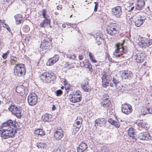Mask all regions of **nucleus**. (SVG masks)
<instances>
[{
  "instance_id": "nucleus-44",
  "label": "nucleus",
  "mask_w": 152,
  "mask_h": 152,
  "mask_svg": "<svg viewBox=\"0 0 152 152\" xmlns=\"http://www.w3.org/2000/svg\"><path fill=\"white\" fill-rule=\"evenodd\" d=\"M102 99V101H110L109 100V96L107 94H104L103 95Z\"/></svg>"
},
{
  "instance_id": "nucleus-52",
  "label": "nucleus",
  "mask_w": 152,
  "mask_h": 152,
  "mask_svg": "<svg viewBox=\"0 0 152 152\" xmlns=\"http://www.w3.org/2000/svg\"><path fill=\"white\" fill-rule=\"evenodd\" d=\"M94 3L95 4V7H94V11L95 12H96L97 11V8H98V3L97 2H94Z\"/></svg>"
},
{
  "instance_id": "nucleus-31",
  "label": "nucleus",
  "mask_w": 152,
  "mask_h": 152,
  "mask_svg": "<svg viewBox=\"0 0 152 152\" xmlns=\"http://www.w3.org/2000/svg\"><path fill=\"white\" fill-rule=\"evenodd\" d=\"M102 80L109 81L110 80V76L107 73H105L102 77Z\"/></svg>"
},
{
  "instance_id": "nucleus-13",
  "label": "nucleus",
  "mask_w": 152,
  "mask_h": 152,
  "mask_svg": "<svg viewBox=\"0 0 152 152\" xmlns=\"http://www.w3.org/2000/svg\"><path fill=\"white\" fill-rule=\"evenodd\" d=\"M138 137L140 140H148L152 139V137L147 132H142L138 134Z\"/></svg>"
},
{
  "instance_id": "nucleus-9",
  "label": "nucleus",
  "mask_w": 152,
  "mask_h": 152,
  "mask_svg": "<svg viewBox=\"0 0 152 152\" xmlns=\"http://www.w3.org/2000/svg\"><path fill=\"white\" fill-rule=\"evenodd\" d=\"M135 124L138 126V129L139 130H142L143 129L147 130L149 128L147 123L143 120H137Z\"/></svg>"
},
{
  "instance_id": "nucleus-60",
  "label": "nucleus",
  "mask_w": 152,
  "mask_h": 152,
  "mask_svg": "<svg viewBox=\"0 0 152 152\" xmlns=\"http://www.w3.org/2000/svg\"><path fill=\"white\" fill-rule=\"evenodd\" d=\"M52 110H55L56 109V107L55 106V105H53V107L52 108Z\"/></svg>"
},
{
  "instance_id": "nucleus-25",
  "label": "nucleus",
  "mask_w": 152,
  "mask_h": 152,
  "mask_svg": "<svg viewBox=\"0 0 152 152\" xmlns=\"http://www.w3.org/2000/svg\"><path fill=\"white\" fill-rule=\"evenodd\" d=\"M52 116L50 114L46 113L44 114L42 117V119L44 121L49 122L51 120Z\"/></svg>"
},
{
  "instance_id": "nucleus-42",
  "label": "nucleus",
  "mask_w": 152,
  "mask_h": 152,
  "mask_svg": "<svg viewBox=\"0 0 152 152\" xmlns=\"http://www.w3.org/2000/svg\"><path fill=\"white\" fill-rule=\"evenodd\" d=\"M80 128V127L77 126L76 127L75 126H73V131L72 132V134H75L79 131Z\"/></svg>"
},
{
  "instance_id": "nucleus-1",
  "label": "nucleus",
  "mask_w": 152,
  "mask_h": 152,
  "mask_svg": "<svg viewBox=\"0 0 152 152\" xmlns=\"http://www.w3.org/2000/svg\"><path fill=\"white\" fill-rule=\"evenodd\" d=\"M15 126L16 125L11 120H8L2 123L0 130L1 137L6 139L14 137L17 132L15 128Z\"/></svg>"
},
{
  "instance_id": "nucleus-19",
  "label": "nucleus",
  "mask_w": 152,
  "mask_h": 152,
  "mask_svg": "<svg viewBox=\"0 0 152 152\" xmlns=\"http://www.w3.org/2000/svg\"><path fill=\"white\" fill-rule=\"evenodd\" d=\"M40 47L43 49L45 50L48 49L50 47V43L47 40L45 39L42 42Z\"/></svg>"
},
{
  "instance_id": "nucleus-8",
  "label": "nucleus",
  "mask_w": 152,
  "mask_h": 152,
  "mask_svg": "<svg viewBox=\"0 0 152 152\" xmlns=\"http://www.w3.org/2000/svg\"><path fill=\"white\" fill-rule=\"evenodd\" d=\"M127 51L126 47H122L121 48L117 47L113 53V55L116 57H119L123 54L126 53Z\"/></svg>"
},
{
  "instance_id": "nucleus-4",
  "label": "nucleus",
  "mask_w": 152,
  "mask_h": 152,
  "mask_svg": "<svg viewBox=\"0 0 152 152\" xmlns=\"http://www.w3.org/2000/svg\"><path fill=\"white\" fill-rule=\"evenodd\" d=\"M80 92L79 91H75L73 92L69 96V99L71 102L76 103L80 102L82 98Z\"/></svg>"
},
{
  "instance_id": "nucleus-58",
  "label": "nucleus",
  "mask_w": 152,
  "mask_h": 152,
  "mask_svg": "<svg viewBox=\"0 0 152 152\" xmlns=\"http://www.w3.org/2000/svg\"><path fill=\"white\" fill-rule=\"evenodd\" d=\"M5 22V20H0V24H1V23H2V24L3 25H4V24Z\"/></svg>"
},
{
  "instance_id": "nucleus-3",
  "label": "nucleus",
  "mask_w": 152,
  "mask_h": 152,
  "mask_svg": "<svg viewBox=\"0 0 152 152\" xmlns=\"http://www.w3.org/2000/svg\"><path fill=\"white\" fill-rule=\"evenodd\" d=\"M41 81L44 83H49L51 80L56 79V76L53 74H50L48 72H44L40 75Z\"/></svg>"
},
{
  "instance_id": "nucleus-11",
  "label": "nucleus",
  "mask_w": 152,
  "mask_h": 152,
  "mask_svg": "<svg viewBox=\"0 0 152 152\" xmlns=\"http://www.w3.org/2000/svg\"><path fill=\"white\" fill-rule=\"evenodd\" d=\"M120 74L122 78L131 79H132L133 74L132 72L128 70H123L120 72Z\"/></svg>"
},
{
  "instance_id": "nucleus-36",
  "label": "nucleus",
  "mask_w": 152,
  "mask_h": 152,
  "mask_svg": "<svg viewBox=\"0 0 152 152\" xmlns=\"http://www.w3.org/2000/svg\"><path fill=\"white\" fill-rule=\"evenodd\" d=\"M88 55L90 60L92 62L95 63L97 62V61L95 59V57L92 55L91 52H88Z\"/></svg>"
},
{
  "instance_id": "nucleus-45",
  "label": "nucleus",
  "mask_w": 152,
  "mask_h": 152,
  "mask_svg": "<svg viewBox=\"0 0 152 152\" xmlns=\"http://www.w3.org/2000/svg\"><path fill=\"white\" fill-rule=\"evenodd\" d=\"M102 84L103 86L106 88L108 85L109 82L108 80H102Z\"/></svg>"
},
{
  "instance_id": "nucleus-49",
  "label": "nucleus",
  "mask_w": 152,
  "mask_h": 152,
  "mask_svg": "<svg viewBox=\"0 0 152 152\" xmlns=\"http://www.w3.org/2000/svg\"><path fill=\"white\" fill-rule=\"evenodd\" d=\"M113 83L114 84L115 86H116L117 84L118 83L119 81L118 80H117L116 79L113 78Z\"/></svg>"
},
{
  "instance_id": "nucleus-30",
  "label": "nucleus",
  "mask_w": 152,
  "mask_h": 152,
  "mask_svg": "<svg viewBox=\"0 0 152 152\" xmlns=\"http://www.w3.org/2000/svg\"><path fill=\"white\" fill-rule=\"evenodd\" d=\"M82 121L83 119L80 117H77L76 122L74 124L73 126H76V125H77V127H80Z\"/></svg>"
},
{
  "instance_id": "nucleus-32",
  "label": "nucleus",
  "mask_w": 152,
  "mask_h": 152,
  "mask_svg": "<svg viewBox=\"0 0 152 152\" xmlns=\"http://www.w3.org/2000/svg\"><path fill=\"white\" fill-rule=\"evenodd\" d=\"M144 115L148 114H152V109L148 107H147L145 108L144 109V110L143 113Z\"/></svg>"
},
{
  "instance_id": "nucleus-35",
  "label": "nucleus",
  "mask_w": 152,
  "mask_h": 152,
  "mask_svg": "<svg viewBox=\"0 0 152 152\" xmlns=\"http://www.w3.org/2000/svg\"><path fill=\"white\" fill-rule=\"evenodd\" d=\"M107 33L110 35H113L116 34L117 33V31H116V32L114 33L113 32L114 30L110 28L107 27Z\"/></svg>"
},
{
  "instance_id": "nucleus-10",
  "label": "nucleus",
  "mask_w": 152,
  "mask_h": 152,
  "mask_svg": "<svg viewBox=\"0 0 152 152\" xmlns=\"http://www.w3.org/2000/svg\"><path fill=\"white\" fill-rule=\"evenodd\" d=\"M146 55L143 53H137L134 56V59L136 62L137 63H140L143 62Z\"/></svg>"
},
{
  "instance_id": "nucleus-55",
  "label": "nucleus",
  "mask_w": 152,
  "mask_h": 152,
  "mask_svg": "<svg viewBox=\"0 0 152 152\" xmlns=\"http://www.w3.org/2000/svg\"><path fill=\"white\" fill-rule=\"evenodd\" d=\"M137 3H144V5H145V1L144 0H137Z\"/></svg>"
},
{
  "instance_id": "nucleus-14",
  "label": "nucleus",
  "mask_w": 152,
  "mask_h": 152,
  "mask_svg": "<svg viewBox=\"0 0 152 152\" xmlns=\"http://www.w3.org/2000/svg\"><path fill=\"white\" fill-rule=\"evenodd\" d=\"M16 91L17 92L23 96L27 93V88L23 85H19L17 86Z\"/></svg>"
},
{
  "instance_id": "nucleus-6",
  "label": "nucleus",
  "mask_w": 152,
  "mask_h": 152,
  "mask_svg": "<svg viewBox=\"0 0 152 152\" xmlns=\"http://www.w3.org/2000/svg\"><path fill=\"white\" fill-rule=\"evenodd\" d=\"M152 44V39L146 38H141V40L138 42V45L140 47L145 48L148 47Z\"/></svg>"
},
{
  "instance_id": "nucleus-54",
  "label": "nucleus",
  "mask_w": 152,
  "mask_h": 152,
  "mask_svg": "<svg viewBox=\"0 0 152 152\" xmlns=\"http://www.w3.org/2000/svg\"><path fill=\"white\" fill-rule=\"evenodd\" d=\"M3 27H6L7 30L9 31L10 32L11 31V29L9 26L6 24H4V25L3 26Z\"/></svg>"
},
{
  "instance_id": "nucleus-28",
  "label": "nucleus",
  "mask_w": 152,
  "mask_h": 152,
  "mask_svg": "<svg viewBox=\"0 0 152 152\" xmlns=\"http://www.w3.org/2000/svg\"><path fill=\"white\" fill-rule=\"evenodd\" d=\"M108 122L111 124L114 125L117 128H119L120 126L119 122L118 120L115 121L112 118H110L108 121Z\"/></svg>"
},
{
  "instance_id": "nucleus-43",
  "label": "nucleus",
  "mask_w": 152,
  "mask_h": 152,
  "mask_svg": "<svg viewBox=\"0 0 152 152\" xmlns=\"http://www.w3.org/2000/svg\"><path fill=\"white\" fill-rule=\"evenodd\" d=\"M99 151V152H108V149L107 147L103 146L101 147Z\"/></svg>"
},
{
  "instance_id": "nucleus-41",
  "label": "nucleus",
  "mask_w": 152,
  "mask_h": 152,
  "mask_svg": "<svg viewBox=\"0 0 152 152\" xmlns=\"http://www.w3.org/2000/svg\"><path fill=\"white\" fill-rule=\"evenodd\" d=\"M37 146L38 148H44L46 147V145L44 143L39 142L37 144Z\"/></svg>"
},
{
  "instance_id": "nucleus-48",
  "label": "nucleus",
  "mask_w": 152,
  "mask_h": 152,
  "mask_svg": "<svg viewBox=\"0 0 152 152\" xmlns=\"http://www.w3.org/2000/svg\"><path fill=\"white\" fill-rule=\"evenodd\" d=\"M66 24L67 26H69L70 27H72L73 28H76L77 27V25L76 24H72L68 23Z\"/></svg>"
},
{
  "instance_id": "nucleus-57",
  "label": "nucleus",
  "mask_w": 152,
  "mask_h": 152,
  "mask_svg": "<svg viewBox=\"0 0 152 152\" xmlns=\"http://www.w3.org/2000/svg\"><path fill=\"white\" fill-rule=\"evenodd\" d=\"M78 58L80 60H82L84 58V56L82 55H80L78 56Z\"/></svg>"
},
{
  "instance_id": "nucleus-12",
  "label": "nucleus",
  "mask_w": 152,
  "mask_h": 152,
  "mask_svg": "<svg viewBox=\"0 0 152 152\" xmlns=\"http://www.w3.org/2000/svg\"><path fill=\"white\" fill-rule=\"evenodd\" d=\"M121 111L123 113L129 114L132 111V108L131 105L127 104H124L122 105Z\"/></svg>"
},
{
  "instance_id": "nucleus-62",
  "label": "nucleus",
  "mask_w": 152,
  "mask_h": 152,
  "mask_svg": "<svg viewBox=\"0 0 152 152\" xmlns=\"http://www.w3.org/2000/svg\"><path fill=\"white\" fill-rule=\"evenodd\" d=\"M62 27L63 28H65L66 27V25L65 24H63L62 25Z\"/></svg>"
},
{
  "instance_id": "nucleus-33",
  "label": "nucleus",
  "mask_w": 152,
  "mask_h": 152,
  "mask_svg": "<svg viewBox=\"0 0 152 152\" xmlns=\"http://www.w3.org/2000/svg\"><path fill=\"white\" fill-rule=\"evenodd\" d=\"M144 5V3H137L135 6V10H140L142 9Z\"/></svg>"
},
{
  "instance_id": "nucleus-22",
  "label": "nucleus",
  "mask_w": 152,
  "mask_h": 152,
  "mask_svg": "<svg viewBox=\"0 0 152 152\" xmlns=\"http://www.w3.org/2000/svg\"><path fill=\"white\" fill-rule=\"evenodd\" d=\"M108 27L113 30L114 33L116 32V31H117L118 29V24L115 23V21H114V22H110L108 26Z\"/></svg>"
},
{
  "instance_id": "nucleus-15",
  "label": "nucleus",
  "mask_w": 152,
  "mask_h": 152,
  "mask_svg": "<svg viewBox=\"0 0 152 152\" xmlns=\"http://www.w3.org/2000/svg\"><path fill=\"white\" fill-rule=\"evenodd\" d=\"M145 17L139 16L137 17L135 19V24L137 27H139L142 24L145 19Z\"/></svg>"
},
{
  "instance_id": "nucleus-37",
  "label": "nucleus",
  "mask_w": 152,
  "mask_h": 152,
  "mask_svg": "<svg viewBox=\"0 0 152 152\" xmlns=\"http://www.w3.org/2000/svg\"><path fill=\"white\" fill-rule=\"evenodd\" d=\"M56 61L53 60L52 58H51L48 59V61L47 62V65L48 66H51L53 65L54 63L56 62Z\"/></svg>"
},
{
  "instance_id": "nucleus-5",
  "label": "nucleus",
  "mask_w": 152,
  "mask_h": 152,
  "mask_svg": "<svg viewBox=\"0 0 152 152\" xmlns=\"http://www.w3.org/2000/svg\"><path fill=\"white\" fill-rule=\"evenodd\" d=\"M37 101L38 98L35 93H32L28 96V101L29 105L32 106L35 105Z\"/></svg>"
},
{
  "instance_id": "nucleus-38",
  "label": "nucleus",
  "mask_w": 152,
  "mask_h": 152,
  "mask_svg": "<svg viewBox=\"0 0 152 152\" xmlns=\"http://www.w3.org/2000/svg\"><path fill=\"white\" fill-rule=\"evenodd\" d=\"M81 86L83 89L86 91H88L90 90V87L88 84H82Z\"/></svg>"
},
{
  "instance_id": "nucleus-39",
  "label": "nucleus",
  "mask_w": 152,
  "mask_h": 152,
  "mask_svg": "<svg viewBox=\"0 0 152 152\" xmlns=\"http://www.w3.org/2000/svg\"><path fill=\"white\" fill-rule=\"evenodd\" d=\"M66 56L67 58L69 59H71L73 60H75L76 59V56L75 54H67Z\"/></svg>"
},
{
  "instance_id": "nucleus-23",
  "label": "nucleus",
  "mask_w": 152,
  "mask_h": 152,
  "mask_svg": "<svg viewBox=\"0 0 152 152\" xmlns=\"http://www.w3.org/2000/svg\"><path fill=\"white\" fill-rule=\"evenodd\" d=\"M83 62L85 67L88 69L90 72H92L93 71V69L90 61L88 60H85V61H83Z\"/></svg>"
},
{
  "instance_id": "nucleus-40",
  "label": "nucleus",
  "mask_w": 152,
  "mask_h": 152,
  "mask_svg": "<svg viewBox=\"0 0 152 152\" xmlns=\"http://www.w3.org/2000/svg\"><path fill=\"white\" fill-rule=\"evenodd\" d=\"M103 36H99V37H95L96 40L97 44L98 45H99L101 44V42L103 41ZM95 37V36H94Z\"/></svg>"
},
{
  "instance_id": "nucleus-27",
  "label": "nucleus",
  "mask_w": 152,
  "mask_h": 152,
  "mask_svg": "<svg viewBox=\"0 0 152 152\" xmlns=\"http://www.w3.org/2000/svg\"><path fill=\"white\" fill-rule=\"evenodd\" d=\"M34 134L42 136L45 135V132L42 129H39L36 130L34 132Z\"/></svg>"
},
{
  "instance_id": "nucleus-26",
  "label": "nucleus",
  "mask_w": 152,
  "mask_h": 152,
  "mask_svg": "<svg viewBox=\"0 0 152 152\" xmlns=\"http://www.w3.org/2000/svg\"><path fill=\"white\" fill-rule=\"evenodd\" d=\"M22 15L19 14L15 16V17L17 24H19L23 22Z\"/></svg>"
},
{
  "instance_id": "nucleus-29",
  "label": "nucleus",
  "mask_w": 152,
  "mask_h": 152,
  "mask_svg": "<svg viewBox=\"0 0 152 152\" xmlns=\"http://www.w3.org/2000/svg\"><path fill=\"white\" fill-rule=\"evenodd\" d=\"M110 101H102L101 103V105L105 108L107 109H108L110 108Z\"/></svg>"
},
{
  "instance_id": "nucleus-24",
  "label": "nucleus",
  "mask_w": 152,
  "mask_h": 152,
  "mask_svg": "<svg viewBox=\"0 0 152 152\" xmlns=\"http://www.w3.org/2000/svg\"><path fill=\"white\" fill-rule=\"evenodd\" d=\"M50 20L48 18H46L43 20L40 24L39 26L41 28H45L48 25H50Z\"/></svg>"
},
{
  "instance_id": "nucleus-7",
  "label": "nucleus",
  "mask_w": 152,
  "mask_h": 152,
  "mask_svg": "<svg viewBox=\"0 0 152 152\" xmlns=\"http://www.w3.org/2000/svg\"><path fill=\"white\" fill-rule=\"evenodd\" d=\"M122 13L121 7V6L116 7L112 9V15L115 18H120Z\"/></svg>"
},
{
  "instance_id": "nucleus-20",
  "label": "nucleus",
  "mask_w": 152,
  "mask_h": 152,
  "mask_svg": "<svg viewBox=\"0 0 152 152\" xmlns=\"http://www.w3.org/2000/svg\"><path fill=\"white\" fill-rule=\"evenodd\" d=\"M106 122L104 119L103 118H99L96 119L95 121V126L96 127V124H99L100 126H102L104 125Z\"/></svg>"
},
{
  "instance_id": "nucleus-59",
  "label": "nucleus",
  "mask_w": 152,
  "mask_h": 152,
  "mask_svg": "<svg viewBox=\"0 0 152 152\" xmlns=\"http://www.w3.org/2000/svg\"><path fill=\"white\" fill-rule=\"evenodd\" d=\"M56 152H61V150L58 148H57L56 149L54 150Z\"/></svg>"
},
{
  "instance_id": "nucleus-50",
  "label": "nucleus",
  "mask_w": 152,
  "mask_h": 152,
  "mask_svg": "<svg viewBox=\"0 0 152 152\" xmlns=\"http://www.w3.org/2000/svg\"><path fill=\"white\" fill-rule=\"evenodd\" d=\"M103 34L101 31H99L96 34L95 37H99V36H103Z\"/></svg>"
},
{
  "instance_id": "nucleus-61",
  "label": "nucleus",
  "mask_w": 152,
  "mask_h": 152,
  "mask_svg": "<svg viewBox=\"0 0 152 152\" xmlns=\"http://www.w3.org/2000/svg\"><path fill=\"white\" fill-rule=\"evenodd\" d=\"M17 60V58L15 57H14L13 58L11 59V61H16Z\"/></svg>"
},
{
  "instance_id": "nucleus-51",
  "label": "nucleus",
  "mask_w": 152,
  "mask_h": 152,
  "mask_svg": "<svg viewBox=\"0 0 152 152\" xmlns=\"http://www.w3.org/2000/svg\"><path fill=\"white\" fill-rule=\"evenodd\" d=\"M52 58H53V60H54L55 61H56L55 59L57 60H56V62L58 61L59 58V57L58 55H55Z\"/></svg>"
},
{
  "instance_id": "nucleus-34",
  "label": "nucleus",
  "mask_w": 152,
  "mask_h": 152,
  "mask_svg": "<svg viewBox=\"0 0 152 152\" xmlns=\"http://www.w3.org/2000/svg\"><path fill=\"white\" fill-rule=\"evenodd\" d=\"M18 107H17L14 104H12L9 107V110L10 111L12 114L16 110Z\"/></svg>"
},
{
  "instance_id": "nucleus-64",
  "label": "nucleus",
  "mask_w": 152,
  "mask_h": 152,
  "mask_svg": "<svg viewBox=\"0 0 152 152\" xmlns=\"http://www.w3.org/2000/svg\"><path fill=\"white\" fill-rule=\"evenodd\" d=\"M110 86L111 87H113V83H111L110 84Z\"/></svg>"
},
{
  "instance_id": "nucleus-56",
  "label": "nucleus",
  "mask_w": 152,
  "mask_h": 152,
  "mask_svg": "<svg viewBox=\"0 0 152 152\" xmlns=\"http://www.w3.org/2000/svg\"><path fill=\"white\" fill-rule=\"evenodd\" d=\"M46 12V10H45L44 9L42 11V15L43 16V17L44 18H45V17Z\"/></svg>"
},
{
  "instance_id": "nucleus-2",
  "label": "nucleus",
  "mask_w": 152,
  "mask_h": 152,
  "mask_svg": "<svg viewBox=\"0 0 152 152\" xmlns=\"http://www.w3.org/2000/svg\"><path fill=\"white\" fill-rule=\"evenodd\" d=\"M26 70L25 65L22 64H16L14 68V73L16 76L20 77L24 75Z\"/></svg>"
},
{
  "instance_id": "nucleus-16",
  "label": "nucleus",
  "mask_w": 152,
  "mask_h": 152,
  "mask_svg": "<svg viewBox=\"0 0 152 152\" xmlns=\"http://www.w3.org/2000/svg\"><path fill=\"white\" fill-rule=\"evenodd\" d=\"M128 134L129 136L132 137L133 141L136 140L137 137L134 132V129L133 128L130 127L129 128L128 130Z\"/></svg>"
},
{
  "instance_id": "nucleus-53",
  "label": "nucleus",
  "mask_w": 152,
  "mask_h": 152,
  "mask_svg": "<svg viewBox=\"0 0 152 152\" xmlns=\"http://www.w3.org/2000/svg\"><path fill=\"white\" fill-rule=\"evenodd\" d=\"M30 39V36L29 35L26 36L25 37V40L26 42H28Z\"/></svg>"
},
{
  "instance_id": "nucleus-18",
  "label": "nucleus",
  "mask_w": 152,
  "mask_h": 152,
  "mask_svg": "<svg viewBox=\"0 0 152 152\" xmlns=\"http://www.w3.org/2000/svg\"><path fill=\"white\" fill-rule=\"evenodd\" d=\"M87 145L84 142H81L79 147L77 149L78 152H83L87 148Z\"/></svg>"
},
{
  "instance_id": "nucleus-17",
  "label": "nucleus",
  "mask_w": 152,
  "mask_h": 152,
  "mask_svg": "<svg viewBox=\"0 0 152 152\" xmlns=\"http://www.w3.org/2000/svg\"><path fill=\"white\" fill-rule=\"evenodd\" d=\"M63 136V131L61 129H58L54 134V137L56 139H60Z\"/></svg>"
},
{
  "instance_id": "nucleus-46",
  "label": "nucleus",
  "mask_w": 152,
  "mask_h": 152,
  "mask_svg": "<svg viewBox=\"0 0 152 152\" xmlns=\"http://www.w3.org/2000/svg\"><path fill=\"white\" fill-rule=\"evenodd\" d=\"M62 91L61 90H58L56 91V95L57 96H59L62 94Z\"/></svg>"
},
{
  "instance_id": "nucleus-47",
  "label": "nucleus",
  "mask_w": 152,
  "mask_h": 152,
  "mask_svg": "<svg viewBox=\"0 0 152 152\" xmlns=\"http://www.w3.org/2000/svg\"><path fill=\"white\" fill-rule=\"evenodd\" d=\"M9 51H8L5 53L3 54L2 55V57L4 59H6L7 58L8 55L9 54Z\"/></svg>"
},
{
  "instance_id": "nucleus-63",
  "label": "nucleus",
  "mask_w": 152,
  "mask_h": 152,
  "mask_svg": "<svg viewBox=\"0 0 152 152\" xmlns=\"http://www.w3.org/2000/svg\"><path fill=\"white\" fill-rule=\"evenodd\" d=\"M134 8V6H133L132 7H131V8L130 9V11H132Z\"/></svg>"
},
{
  "instance_id": "nucleus-21",
  "label": "nucleus",
  "mask_w": 152,
  "mask_h": 152,
  "mask_svg": "<svg viewBox=\"0 0 152 152\" xmlns=\"http://www.w3.org/2000/svg\"><path fill=\"white\" fill-rule=\"evenodd\" d=\"M22 111V108L20 107H18L12 114L16 116L18 118H20L21 116Z\"/></svg>"
}]
</instances>
